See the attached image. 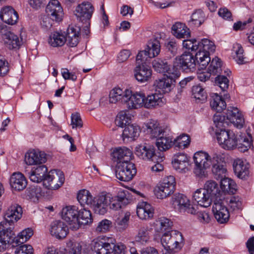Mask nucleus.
Listing matches in <instances>:
<instances>
[{
    "mask_svg": "<svg viewBox=\"0 0 254 254\" xmlns=\"http://www.w3.org/2000/svg\"><path fill=\"white\" fill-rule=\"evenodd\" d=\"M224 164L220 155L214 154L213 156L211 165L214 177L217 180H221V190H237V184L234 181L225 177L227 169Z\"/></svg>",
    "mask_w": 254,
    "mask_h": 254,
    "instance_id": "obj_1",
    "label": "nucleus"
},
{
    "mask_svg": "<svg viewBox=\"0 0 254 254\" xmlns=\"http://www.w3.org/2000/svg\"><path fill=\"white\" fill-rule=\"evenodd\" d=\"M136 196H146L140 191H118L110 199V207L114 210H120L135 199Z\"/></svg>",
    "mask_w": 254,
    "mask_h": 254,
    "instance_id": "obj_2",
    "label": "nucleus"
},
{
    "mask_svg": "<svg viewBox=\"0 0 254 254\" xmlns=\"http://www.w3.org/2000/svg\"><path fill=\"white\" fill-rule=\"evenodd\" d=\"M135 154L140 159L153 162H163L164 159L163 153H156L155 147L147 143L137 145Z\"/></svg>",
    "mask_w": 254,
    "mask_h": 254,
    "instance_id": "obj_3",
    "label": "nucleus"
},
{
    "mask_svg": "<svg viewBox=\"0 0 254 254\" xmlns=\"http://www.w3.org/2000/svg\"><path fill=\"white\" fill-rule=\"evenodd\" d=\"M171 202L174 209L180 213L194 214L196 211V205L191 204L188 197L179 192L172 194Z\"/></svg>",
    "mask_w": 254,
    "mask_h": 254,
    "instance_id": "obj_4",
    "label": "nucleus"
},
{
    "mask_svg": "<svg viewBox=\"0 0 254 254\" xmlns=\"http://www.w3.org/2000/svg\"><path fill=\"white\" fill-rule=\"evenodd\" d=\"M193 159L194 163V173L198 177L205 176L206 170L211 166L212 158L207 153L200 151L194 153Z\"/></svg>",
    "mask_w": 254,
    "mask_h": 254,
    "instance_id": "obj_5",
    "label": "nucleus"
},
{
    "mask_svg": "<svg viewBox=\"0 0 254 254\" xmlns=\"http://www.w3.org/2000/svg\"><path fill=\"white\" fill-rule=\"evenodd\" d=\"M226 191H216V197L214 200L212 211L217 221L224 224L229 219L230 213L227 207L223 203L224 197L222 194H225Z\"/></svg>",
    "mask_w": 254,
    "mask_h": 254,
    "instance_id": "obj_6",
    "label": "nucleus"
},
{
    "mask_svg": "<svg viewBox=\"0 0 254 254\" xmlns=\"http://www.w3.org/2000/svg\"><path fill=\"white\" fill-rule=\"evenodd\" d=\"M180 75V72L176 70H173V72H169V75H166V77L156 79L153 84L156 91L162 96L163 94L169 93L173 88L174 83Z\"/></svg>",
    "mask_w": 254,
    "mask_h": 254,
    "instance_id": "obj_7",
    "label": "nucleus"
},
{
    "mask_svg": "<svg viewBox=\"0 0 254 254\" xmlns=\"http://www.w3.org/2000/svg\"><path fill=\"white\" fill-rule=\"evenodd\" d=\"M174 69H182L186 72L193 71L196 67L194 56L190 52H184L177 57L173 63Z\"/></svg>",
    "mask_w": 254,
    "mask_h": 254,
    "instance_id": "obj_8",
    "label": "nucleus"
},
{
    "mask_svg": "<svg viewBox=\"0 0 254 254\" xmlns=\"http://www.w3.org/2000/svg\"><path fill=\"white\" fill-rule=\"evenodd\" d=\"M217 139L222 147L228 150L233 149L237 147L239 138L230 130L221 129L217 134Z\"/></svg>",
    "mask_w": 254,
    "mask_h": 254,
    "instance_id": "obj_9",
    "label": "nucleus"
},
{
    "mask_svg": "<svg viewBox=\"0 0 254 254\" xmlns=\"http://www.w3.org/2000/svg\"><path fill=\"white\" fill-rule=\"evenodd\" d=\"M136 173L134 164L130 162L117 165L116 169V177L125 182L130 181Z\"/></svg>",
    "mask_w": 254,
    "mask_h": 254,
    "instance_id": "obj_10",
    "label": "nucleus"
},
{
    "mask_svg": "<svg viewBox=\"0 0 254 254\" xmlns=\"http://www.w3.org/2000/svg\"><path fill=\"white\" fill-rule=\"evenodd\" d=\"M78 214V208L74 205L67 206L62 209V217L68 223L72 230H77L79 228Z\"/></svg>",
    "mask_w": 254,
    "mask_h": 254,
    "instance_id": "obj_11",
    "label": "nucleus"
},
{
    "mask_svg": "<svg viewBox=\"0 0 254 254\" xmlns=\"http://www.w3.org/2000/svg\"><path fill=\"white\" fill-rule=\"evenodd\" d=\"M56 173V176L53 175L54 172L51 171L52 174H49L47 175L45 180L43 182L44 186L48 190H58L64 184V173L59 170L54 171Z\"/></svg>",
    "mask_w": 254,
    "mask_h": 254,
    "instance_id": "obj_12",
    "label": "nucleus"
},
{
    "mask_svg": "<svg viewBox=\"0 0 254 254\" xmlns=\"http://www.w3.org/2000/svg\"><path fill=\"white\" fill-rule=\"evenodd\" d=\"M46 12L53 21L60 22L63 19V8L58 0H51L47 5Z\"/></svg>",
    "mask_w": 254,
    "mask_h": 254,
    "instance_id": "obj_13",
    "label": "nucleus"
},
{
    "mask_svg": "<svg viewBox=\"0 0 254 254\" xmlns=\"http://www.w3.org/2000/svg\"><path fill=\"white\" fill-rule=\"evenodd\" d=\"M22 212V208L20 205L16 203L11 204L4 214L5 225L8 223L9 225H11L17 222L21 218Z\"/></svg>",
    "mask_w": 254,
    "mask_h": 254,
    "instance_id": "obj_14",
    "label": "nucleus"
},
{
    "mask_svg": "<svg viewBox=\"0 0 254 254\" xmlns=\"http://www.w3.org/2000/svg\"><path fill=\"white\" fill-rule=\"evenodd\" d=\"M93 6L89 2H83L79 4L75 10V15L82 22H86L92 16Z\"/></svg>",
    "mask_w": 254,
    "mask_h": 254,
    "instance_id": "obj_15",
    "label": "nucleus"
},
{
    "mask_svg": "<svg viewBox=\"0 0 254 254\" xmlns=\"http://www.w3.org/2000/svg\"><path fill=\"white\" fill-rule=\"evenodd\" d=\"M134 76L136 80L140 83H144L151 79L152 69L145 63L136 65L134 70Z\"/></svg>",
    "mask_w": 254,
    "mask_h": 254,
    "instance_id": "obj_16",
    "label": "nucleus"
},
{
    "mask_svg": "<svg viewBox=\"0 0 254 254\" xmlns=\"http://www.w3.org/2000/svg\"><path fill=\"white\" fill-rule=\"evenodd\" d=\"M226 116L235 127L242 128L245 123V120L242 113L236 107H229L226 111Z\"/></svg>",
    "mask_w": 254,
    "mask_h": 254,
    "instance_id": "obj_17",
    "label": "nucleus"
},
{
    "mask_svg": "<svg viewBox=\"0 0 254 254\" xmlns=\"http://www.w3.org/2000/svg\"><path fill=\"white\" fill-rule=\"evenodd\" d=\"M212 191H194L193 197L198 205L204 207L209 206L216 197V193Z\"/></svg>",
    "mask_w": 254,
    "mask_h": 254,
    "instance_id": "obj_18",
    "label": "nucleus"
},
{
    "mask_svg": "<svg viewBox=\"0 0 254 254\" xmlns=\"http://www.w3.org/2000/svg\"><path fill=\"white\" fill-rule=\"evenodd\" d=\"M46 161V154L38 150H30L25 155V161L29 165L43 164Z\"/></svg>",
    "mask_w": 254,
    "mask_h": 254,
    "instance_id": "obj_19",
    "label": "nucleus"
},
{
    "mask_svg": "<svg viewBox=\"0 0 254 254\" xmlns=\"http://www.w3.org/2000/svg\"><path fill=\"white\" fill-rule=\"evenodd\" d=\"M172 163L174 168L179 172L186 173L189 170V159L185 153H179L175 154Z\"/></svg>",
    "mask_w": 254,
    "mask_h": 254,
    "instance_id": "obj_20",
    "label": "nucleus"
},
{
    "mask_svg": "<svg viewBox=\"0 0 254 254\" xmlns=\"http://www.w3.org/2000/svg\"><path fill=\"white\" fill-rule=\"evenodd\" d=\"M0 18L9 25H14L17 22L18 15L15 9L10 6L3 7L0 12Z\"/></svg>",
    "mask_w": 254,
    "mask_h": 254,
    "instance_id": "obj_21",
    "label": "nucleus"
},
{
    "mask_svg": "<svg viewBox=\"0 0 254 254\" xmlns=\"http://www.w3.org/2000/svg\"><path fill=\"white\" fill-rule=\"evenodd\" d=\"M124 99L128 109H137L144 107L145 95L143 93H136L132 95L131 93Z\"/></svg>",
    "mask_w": 254,
    "mask_h": 254,
    "instance_id": "obj_22",
    "label": "nucleus"
},
{
    "mask_svg": "<svg viewBox=\"0 0 254 254\" xmlns=\"http://www.w3.org/2000/svg\"><path fill=\"white\" fill-rule=\"evenodd\" d=\"M106 191H102L97 197L93 202L94 210L96 213L104 215L107 211L108 198H111L105 193ZM110 199H109L110 200Z\"/></svg>",
    "mask_w": 254,
    "mask_h": 254,
    "instance_id": "obj_23",
    "label": "nucleus"
},
{
    "mask_svg": "<svg viewBox=\"0 0 254 254\" xmlns=\"http://www.w3.org/2000/svg\"><path fill=\"white\" fill-rule=\"evenodd\" d=\"M68 231L67 225L61 220L55 221L51 224L50 233L57 239H62L65 238Z\"/></svg>",
    "mask_w": 254,
    "mask_h": 254,
    "instance_id": "obj_24",
    "label": "nucleus"
},
{
    "mask_svg": "<svg viewBox=\"0 0 254 254\" xmlns=\"http://www.w3.org/2000/svg\"><path fill=\"white\" fill-rule=\"evenodd\" d=\"M233 170L237 177L241 179H247L250 174V165L241 159H237L233 163Z\"/></svg>",
    "mask_w": 254,
    "mask_h": 254,
    "instance_id": "obj_25",
    "label": "nucleus"
},
{
    "mask_svg": "<svg viewBox=\"0 0 254 254\" xmlns=\"http://www.w3.org/2000/svg\"><path fill=\"white\" fill-rule=\"evenodd\" d=\"M132 155L131 150L127 147L117 148L112 153L113 160L117 162V165L130 162Z\"/></svg>",
    "mask_w": 254,
    "mask_h": 254,
    "instance_id": "obj_26",
    "label": "nucleus"
},
{
    "mask_svg": "<svg viewBox=\"0 0 254 254\" xmlns=\"http://www.w3.org/2000/svg\"><path fill=\"white\" fill-rule=\"evenodd\" d=\"M136 214L142 220H148L153 217L154 209L153 207L146 201L140 202L136 207Z\"/></svg>",
    "mask_w": 254,
    "mask_h": 254,
    "instance_id": "obj_27",
    "label": "nucleus"
},
{
    "mask_svg": "<svg viewBox=\"0 0 254 254\" xmlns=\"http://www.w3.org/2000/svg\"><path fill=\"white\" fill-rule=\"evenodd\" d=\"M9 184L11 188L15 190H23L27 185L24 176L21 173H14L10 177Z\"/></svg>",
    "mask_w": 254,
    "mask_h": 254,
    "instance_id": "obj_28",
    "label": "nucleus"
},
{
    "mask_svg": "<svg viewBox=\"0 0 254 254\" xmlns=\"http://www.w3.org/2000/svg\"><path fill=\"white\" fill-rule=\"evenodd\" d=\"M80 31V26L75 25L68 27L65 38L67 44L69 46L74 47L77 45L79 41Z\"/></svg>",
    "mask_w": 254,
    "mask_h": 254,
    "instance_id": "obj_29",
    "label": "nucleus"
},
{
    "mask_svg": "<svg viewBox=\"0 0 254 254\" xmlns=\"http://www.w3.org/2000/svg\"><path fill=\"white\" fill-rule=\"evenodd\" d=\"M184 245V239L181 233L174 231V234L171 240L168 243L165 249L174 250L176 252H179Z\"/></svg>",
    "mask_w": 254,
    "mask_h": 254,
    "instance_id": "obj_30",
    "label": "nucleus"
},
{
    "mask_svg": "<svg viewBox=\"0 0 254 254\" xmlns=\"http://www.w3.org/2000/svg\"><path fill=\"white\" fill-rule=\"evenodd\" d=\"M146 131L150 134V138L157 139L160 136L163 137L165 134L164 128L160 126L157 122L152 121L147 124Z\"/></svg>",
    "mask_w": 254,
    "mask_h": 254,
    "instance_id": "obj_31",
    "label": "nucleus"
},
{
    "mask_svg": "<svg viewBox=\"0 0 254 254\" xmlns=\"http://www.w3.org/2000/svg\"><path fill=\"white\" fill-rule=\"evenodd\" d=\"M165 99L161 95L152 94L145 96L144 107L150 109L157 106H162L165 103Z\"/></svg>",
    "mask_w": 254,
    "mask_h": 254,
    "instance_id": "obj_32",
    "label": "nucleus"
},
{
    "mask_svg": "<svg viewBox=\"0 0 254 254\" xmlns=\"http://www.w3.org/2000/svg\"><path fill=\"white\" fill-rule=\"evenodd\" d=\"M152 66L157 72L167 73V75H169V72H173V70H178L177 69H174V67L172 69L170 68L166 60L160 58H157L153 60Z\"/></svg>",
    "mask_w": 254,
    "mask_h": 254,
    "instance_id": "obj_33",
    "label": "nucleus"
},
{
    "mask_svg": "<svg viewBox=\"0 0 254 254\" xmlns=\"http://www.w3.org/2000/svg\"><path fill=\"white\" fill-rule=\"evenodd\" d=\"M4 222H1L0 224V235L1 240L5 241L6 245H11L12 247H17L15 242V234L11 228H5L3 226Z\"/></svg>",
    "mask_w": 254,
    "mask_h": 254,
    "instance_id": "obj_34",
    "label": "nucleus"
},
{
    "mask_svg": "<svg viewBox=\"0 0 254 254\" xmlns=\"http://www.w3.org/2000/svg\"><path fill=\"white\" fill-rule=\"evenodd\" d=\"M130 217V213L129 211L122 212L115 219V227L120 232L125 231L128 226V222Z\"/></svg>",
    "mask_w": 254,
    "mask_h": 254,
    "instance_id": "obj_35",
    "label": "nucleus"
},
{
    "mask_svg": "<svg viewBox=\"0 0 254 254\" xmlns=\"http://www.w3.org/2000/svg\"><path fill=\"white\" fill-rule=\"evenodd\" d=\"M131 93V91L126 89L123 91L120 88H115L112 89L109 94V102L111 103H116L118 102L125 104L124 97Z\"/></svg>",
    "mask_w": 254,
    "mask_h": 254,
    "instance_id": "obj_36",
    "label": "nucleus"
},
{
    "mask_svg": "<svg viewBox=\"0 0 254 254\" xmlns=\"http://www.w3.org/2000/svg\"><path fill=\"white\" fill-rule=\"evenodd\" d=\"M140 129L138 126L134 124H127L123 132L124 139L127 138L129 141L135 140L139 135Z\"/></svg>",
    "mask_w": 254,
    "mask_h": 254,
    "instance_id": "obj_37",
    "label": "nucleus"
},
{
    "mask_svg": "<svg viewBox=\"0 0 254 254\" xmlns=\"http://www.w3.org/2000/svg\"><path fill=\"white\" fill-rule=\"evenodd\" d=\"M198 52L196 53L194 59L196 66L199 69H203L205 68L210 62V57L209 54L206 52H203L200 50H197Z\"/></svg>",
    "mask_w": 254,
    "mask_h": 254,
    "instance_id": "obj_38",
    "label": "nucleus"
},
{
    "mask_svg": "<svg viewBox=\"0 0 254 254\" xmlns=\"http://www.w3.org/2000/svg\"><path fill=\"white\" fill-rule=\"evenodd\" d=\"M173 35L177 38H185L190 37L189 29L183 23L177 22L172 27Z\"/></svg>",
    "mask_w": 254,
    "mask_h": 254,
    "instance_id": "obj_39",
    "label": "nucleus"
},
{
    "mask_svg": "<svg viewBox=\"0 0 254 254\" xmlns=\"http://www.w3.org/2000/svg\"><path fill=\"white\" fill-rule=\"evenodd\" d=\"M3 38L9 49H18L22 44V41L19 40L18 36L9 31L4 34Z\"/></svg>",
    "mask_w": 254,
    "mask_h": 254,
    "instance_id": "obj_40",
    "label": "nucleus"
},
{
    "mask_svg": "<svg viewBox=\"0 0 254 254\" xmlns=\"http://www.w3.org/2000/svg\"><path fill=\"white\" fill-rule=\"evenodd\" d=\"M176 182L175 178L169 176L159 182L156 187L154 190H175Z\"/></svg>",
    "mask_w": 254,
    "mask_h": 254,
    "instance_id": "obj_41",
    "label": "nucleus"
},
{
    "mask_svg": "<svg viewBox=\"0 0 254 254\" xmlns=\"http://www.w3.org/2000/svg\"><path fill=\"white\" fill-rule=\"evenodd\" d=\"M155 144L158 149L161 152V153L168 150L174 145L172 138L167 136L166 134L163 135V137L160 136L156 139Z\"/></svg>",
    "mask_w": 254,
    "mask_h": 254,
    "instance_id": "obj_42",
    "label": "nucleus"
},
{
    "mask_svg": "<svg viewBox=\"0 0 254 254\" xmlns=\"http://www.w3.org/2000/svg\"><path fill=\"white\" fill-rule=\"evenodd\" d=\"M52 191H24L21 194L23 198L27 200H30L34 202H38L40 198L43 197L45 199H49L48 197L49 193Z\"/></svg>",
    "mask_w": 254,
    "mask_h": 254,
    "instance_id": "obj_43",
    "label": "nucleus"
},
{
    "mask_svg": "<svg viewBox=\"0 0 254 254\" xmlns=\"http://www.w3.org/2000/svg\"><path fill=\"white\" fill-rule=\"evenodd\" d=\"M191 95L198 103L205 102L207 98V94L205 89L199 84L192 87Z\"/></svg>",
    "mask_w": 254,
    "mask_h": 254,
    "instance_id": "obj_44",
    "label": "nucleus"
},
{
    "mask_svg": "<svg viewBox=\"0 0 254 254\" xmlns=\"http://www.w3.org/2000/svg\"><path fill=\"white\" fill-rule=\"evenodd\" d=\"M65 42L66 38L65 36L59 32L52 33L48 39L49 44L54 47L63 46Z\"/></svg>",
    "mask_w": 254,
    "mask_h": 254,
    "instance_id": "obj_45",
    "label": "nucleus"
},
{
    "mask_svg": "<svg viewBox=\"0 0 254 254\" xmlns=\"http://www.w3.org/2000/svg\"><path fill=\"white\" fill-rule=\"evenodd\" d=\"M147 48L145 50L148 57L152 58L157 56L160 52V44L157 39L150 40L147 45Z\"/></svg>",
    "mask_w": 254,
    "mask_h": 254,
    "instance_id": "obj_46",
    "label": "nucleus"
},
{
    "mask_svg": "<svg viewBox=\"0 0 254 254\" xmlns=\"http://www.w3.org/2000/svg\"><path fill=\"white\" fill-rule=\"evenodd\" d=\"M212 100L210 101V106L212 109L221 113L226 107L225 101L217 93H214L211 96Z\"/></svg>",
    "mask_w": 254,
    "mask_h": 254,
    "instance_id": "obj_47",
    "label": "nucleus"
},
{
    "mask_svg": "<svg viewBox=\"0 0 254 254\" xmlns=\"http://www.w3.org/2000/svg\"><path fill=\"white\" fill-rule=\"evenodd\" d=\"M252 136L251 134L240 135L237 147L241 152H245L248 150L252 144Z\"/></svg>",
    "mask_w": 254,
    "mask_h": 254,
    "instance_id": "obj_48",
    "label": "nucleus"
},
{
    "mask_svg": "<svg viewBox=\"0 0 254 254\" xmlns=\"http://www.w3.org/2000/svg\"><path fill=\"white\" fill-rule=\"evenodd\" d=\"M78 217L79 220V227L82 225H85L92 222L93 219L91 212L85 208L78 210Z\"/></svg>",
    "mask_w": 254,
    "mask_h": 254,
    "instance_id": "obj_49",
    "label": "nucleus"
},
{
    "mask_svg": "<svg viewBox=\"0 0 254 254\" xmlns=\"http://www.w3.org/2000/svg\"><path fill=\"white\" fill-rule=\"evenodd\" d=\"M156 229L158 232H163L171 229L173 225V222L171 220L162 217L156 221Z\"/></svg>",
    "mask_w": 254,
    "mask_h": 254,
    "instance_id": "obj_50",
    "label": "nucleus"
},
{
    "mask_svg": "<svg viewBox=\"0 0 254 254\" xmlns=\"http://www.w3.org/2000/svg\"><path fill=\"white\" fill-rule=\"evenodd\" d=\"M222 66L220 59L218 57H215L211 62L208 67V71L211 74H221L222 73Z\"/></svg>",
    "mask_w": 254,
    "mask_h": 254,
    "instance_id": "obj_51",
    "label": "nucleus"
},
{
    "mask_svg": "<svg viewBox=\"0 0 254 254\" xmlns=\"http://www.w3.org/2000/svg\"><path fill=\"white\" fill-rule=\"evenodd\" d=\"M33 235V232L31 228H27L19 233L15 238L16 246L17 247L26 242Z\"/></svg>",
    "mask_w": 254,
    "mask_h": 254,
    "instance_id": "obj_52",
    "label": "nucleus"
},
{
    "mask_svg": "<svg viewBox=\"0 0 254 254\" xmlns=\"http://www.w3.org/2000/svg\"><path fill=\"white\" fill-rule=\"evenodd\" d=\"M33 235V232L31 228H27L19 233L15 238L16 246L17 247L26 242Z\"/></svg>",
    "mask_w": 254,
    "mask_h": 254,
    "instance_id": "obj_53",
    "label": "nucleus"
},
{
    "mask_svg": "<svg viewBox=\"0 0 254 254\" xmlns=\"http://www.w3.org/2000/svg\"><path fill=\"white\" fill-rule=\"evenodd\" d=\"M199 42V49L203 52H206L210 54V53H214L215 51L216 46L214 42L208 39H203Z\"/></svg>",
    "mask_w": 254,
    "mask_h": 254,
    "instance_id": "obj_54",
    "label": "nucleus"
},
{
    "mask_svg": "<svg viewBox=\"0 0 254 254\" xmlns=\"http://www.w3.org/2000/svg\"><path fill=\"white\" fill-rule=\"evenodd\" d=\"M77 198L81 205L92 204L95 199L89 191H78Z\"/></svg>",
    "mask_w": 254,
    "mask_h": 254,
    "instance_id": "obj_55",
    "label": "nucleus"
},
{
    "mask_svg": "<svg viewBox=\"0 0 254 254\" xmlns=\"http://www.w3.org/2000/svg\"><path fill=\"white\" fill-rule=\"evenodd\" d=\"M190 142V136L187 134L183 133L174 139L173 144L179 148L184 149L188 146Z\"/></svg>",
    "mask_w": 254,
    "mask_h": 254,
    "instance_id": "obj_56",
    "label": "nucleus"
},
{
    "mask_svg": "<svg viewBox=\"0 0 254 254\" xmlns=\"http://www.w3.org/2000/svg\"><path fill=\"white\" fill-rule=\"evenodd\" d=\"M205 16L202 10L198 9L195 11L191 15L190 24L197 26H200L205 20Z\"/></svg>",
    "mask_w": 254,
    "mask_h": 254,
    "instance_id": "obj_57",
    "label": "nucleus"
},
{
    "mask_svg": "<svg viewBox=\"0 0 254 254\" xmlns=\"http://www.w3.org/2000/svg\"><path fill=\"white\" fill-rule=\"evenodd\" d=\"M130 120V117H128L126 112L122 111L120 112L117 115L115 120L116 125L120 127H123L129 124V121Z\"/></svg>",
    "mask_w": 254,
    "mask_h": 254,
    "instance_id": "obj_58",
    "label": "nucleus"
},
{
    "mask_svg": "<svg viewBox=\"0 0 254 254\" xmlns=\"http://www.w3.org/2000/svg\"><path fill=\"white\" fill-rule=\"evenodd\" d=\"M233 51L236 55L234 57L235 61L239 64H243L245 63L244 55V50L240 44H236L233 47Z\"/></svg>",
    "mask_w": 254,
    "mask_h": 254,
    "instance_id": "obj_59",
    "label": "nucleus"
},
{
    "mask_svg": "<svg viewBox=\"0 0 254 254\" xmlns=\"http://www.w3.org/2000/svg\"><path fill=\"white\" fill-rule=\"evenodd\" d=\"M104 240H94L92 242V249L97 254H105Z\"/></svg>",
    "mask_w": 254,
    "mask_h": 254,
    "instance_id": "obj_60",
    "label": "nucleus"
},
{
    "mask_svg": "<svg viewBox=\"0 0 254 254\" xmlns=\"http://www.w3.org/2000/svg\"><path fill=\"white\" fill-rule=\"evenodd\" d=\"M198 207L196 205V211L194 214L191 215H195L197 219L202 223L207 224L210 222L211 218L208 213L205 211H198Z\"/></svg>",
    "mask_w": 254,
    "mask_h": 254,
    "instance_id": "obj_61",
    "label": "nucleus"
},
{
    "mask_svg": "<svg viewBox=\"0 0 254 254\" xmlns=\"http://www.w3.org/2000/svg\"><path fill=\"white\" fill-rule=\"evenodd\" d=\"M229 81L225 75H218L215 78V83L222 91H226L229 86Z\"/></svg>",
    "mask_w": 254,
    "mask_h": 254,
    "instance_id": "obj_62",
    "label": "nucleus"
},
{
    "mask_svg": "<svg viewBox=\"0 0 254 254\" xmlns=\"http://www.w3.org/2000/svg\"><path fill=\"white\" fill-rule=\"evenodd\" d=\"M67 247L69 248V254H81L82 246L79 243L69 241Z\"/></svg>",
    "mask_w": 254,
    "mask_h": 254,
    "instance_id": "obj_63",
    "label": "nucleus"
},
{
    "mask_svg": "<svg viewBox=\"0 0 254 254\" xmlns=\"http://www.w3.org/2000/svg\"><path fill=\"white\" fill-rule=\"evenodd\" d=\"M183 45L186 49L191 50L192 51H197L199 49V42L195 39L184 40Z\"/></svg>",
    "mask_w": 254,
    "mask_h": 254,
    "instance_id": "obj_64",
    "label": "nucleus"
}]
</instances>
